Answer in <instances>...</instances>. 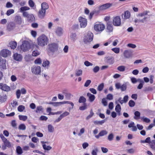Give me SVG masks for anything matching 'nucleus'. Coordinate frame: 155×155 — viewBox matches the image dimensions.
Returning a JSON list of instances; mask_svg holds the SVG:
<instances>
[{"mask_svg":"<svg viewBox=\"0 0 155 155\" xmlns=\"http://www.w3.org/2000/svg\"><path fill=\"white\" fill-rule=\"evenodd\" d=\"M48 39L44 35H42L38 37L37 39L38 45L41 47H44L48 44Z\"/></svg>","mask_w":155,"mask_h":155,"instance_id":"nucleus-1","label":"nucleus"},{"mask_svg":"<svg viewBox=\"0 0 155 155\" xmlns=\"http://www.w3.org/2000/svg\"><path fill=\"white\" fill-rule=\"evenodd\" d=\"M93 34L91 31H88L84 35L83 41L85 44L89 43L92 41L93 38Z\"/></svg>","mask_w":155,"mask_h":155,"instance_id":"nucleus-2","label":"nucleus"},{"mask_svg":"<svg viewBox=\"0 0 155 155\" xmlns=\"http://www.w3.org/2000/svg\"><path fill=\"white\" fill-rule=\"evenodd\" d=\"M104 28V25L100 22H96L94 26V29L97 31L101 32Z\"/></svg>","mask_w":155,"mask_h":155,"instance_id":"nucleus-3","label":"nucleus"},{"mask_svg":"<svg viewBox=\"0 0 155 155\" xmlns=\"http://www.w3.org/2000/svg\"><path fill=\"white\" fill-rule=\"evenodd\" d=\"M21 50L23 51H26L29 50L30 48V43L27 41H24L22 44L20 46Z\"/></svg>","mask_w":155,"mask_h":155,"instance_id":"nucleus-4","label":"nucleus"},{"mask_svg":"<svg viewBox=\"0 0 155 155\" xmlns=\"http://www.w3.org/2000/svg\"><path fill=\"white\" fill-rule=\"evenodd\" d=\"M31 71L35 75H39L41 73V68L38 65L33 66L31 68Z\"/></svg>","mask_w":155,"mask_h":155,"instance_id":"nucleus-5","label":"nucleus"},{"mask_svg":"<svg viewBox=\"0 0 155 155\" xmlns=\"http://www.w3.org/2000/svg\"><path fill=\"white\" fill-rule=\"evenodd\" d=\"M23 16L27 18V20L29 22H31L35 20V18L33 15L32 14H28V12H24Z\"/></svg>","mask_w":155,"mask_h":155,"instance_id":"nucleus-6","label":"nucleus"},{"mask_svg":"<svg viewBox=\"0 0 155 155\" xmlns=\"http://www.w3.org/2000/svg\"><path fill=\"white\" fill-rule=\"evenodd\" d=\"M113 25L116 26H120L121 24V19L119 16H117L114 18L113 20Z\"/></svg>","mask_w":155,"mask_h":155,"instance_id":"nucleus-7","label":"nucleus"},{"mask_svg":"<svg viewBox=\"0 0 155 155\" xmlns=\"http://www.w3.org/2000/svg\"><path fill=\"white\" fill-rule=\"evenodd\" d=\"M78 20L81 28H84L86 27L87 25L86 19L81 17H80L78 18Z\"/></svg>","mask_w":155,"mask_h":155,"instance_id":"nucleus-8","label":"nucleus"},{"mask_svg":"<svg viewBox=\"0 0 155 155\" xmlns=\"http://www.w3.org/2000/svg\"><path fill=\"white\" fill-rule=\"evenodd\" d=\"M49 49L53 52L56 51L58 50V45L56 43H53L48 45Z\"/></svg>","mask_w":155,"mask_h":155,"instance_id":"nucleus-9","label":"nucleus"},{"mask_svg":"<svg viewBox=\"0 0 155 155\" xmlns=\"http://www.w3.org/2000/svg\"><path fill=\"white\" fill-rule=\"evenodd\" d=\"M0 137L2 139L3 142L5 145L8 147H11L10 143L7 140V139L2 134H0Z\"/></svg>","mask_w":155,"mask_h":155,"instance_id":"nucleus-10","label":"nucleus"},{"mask_svg":"<svg viewBox=\"0 0 155 155\" xmlns=\"http://www.w3.org/2000/svg\"><path fill=\"white\" fill-rule=\"evenodd\" d=\"M11 52L9 50L4 49L0 52V54L2 57L6 58L11 55Z\"/></svg>","mask_w":155,"mask_h":155,"instance_id":"nucleus-11","label":"nucleus"},{"mask_svg":"<svg viewBox=\"0 0 155 155\" xmlns=\"http://www.w3.org/2000/svg\"><path fill=\"white\" fill-rule=\"evenodd\" d=\"M0 89L2 91L6 92H8L11 90V88L10 87L8 86L6 84L3 83L0 84Z\"/></svg>","mask_w":155,"mask_h":155,"instance_id":"nucleus-12","label":"nucleus"},{"mask_svg":"<svg viewBox=\"0 0 155 155\" xmlns=\"http://www.w3.org/2000/svg\"><path fill=\"white\" fill-rule=\"evenodd\" d=\"M6 61L5 59H2L0 61V69L1 70H5L6 69Z\"/></svg>","mask_w":155,"mask_h":155,"instance_id":"nucleus-13","label":"nucleus"},{"mask_svg":"<svg viewBox=\"0 0 155 155\" xmlns=\"http://www.w3.org/2000/svg\"><path fill=\"white\" fill-rule=\"evenodd\" d=\"M55 31L57 36H61L63 35L64 31L62 28L60 27H58L55 29Z\"/></svg>","mask_w":155,"mask_h":155,"instance_id":"nucleus-14","label":"nucleus"},{"mask_svg":"<svg viewBox=\"0 0 155 155\" xmlns=\"http://www.w3.org/2000/svg\"><path fill=\"white\" fill-rule=\"evenodd\" d=\"M112 5V4L107 3L100 6L99 8L101 10H104L109 8L111 7Z\"/></svg>","mask_w":155,"mask_h":155,"instance_id":"nucleus-15","label":"nucleus"},{"mask_svg":"<svg viewBox=\"0 0 155 155\" xmlns=\"http://www.w3.org/2000/svg\"><path fill=\"white\" fill-rule=\"evenodd\" d=\"M22 21V18L20 16L16 15L15 17L14 21L16 24L21 25Z\"/></svg>","mask_w":155,"mask_h":155,"instance_id":"nucleus-16","label":"nucleus"},{"mask_svg":"<svg viewBox=\"0 0 155 155\" xmlns=\"http://www.w3.org/2000/svg\"><path fill=\"white\" fill-rule=\"evenodd\" d=\"M46 10L42 8L38 12V16L41 18H43L45 15Z\"/></svg>","mask_w":155,"mask_h":155,"instance_id":"nucleus-17","label":"nucleus"},{"mask_svg":"<svg viewBox=\"0 0 155 155\" xmlns=\"http://www.w3.org/2000/svg\"><path fill=\"white\" fill-rule=\"evenodd\" d=\"M13 57L15 60L18 61H21L22 58V57L21 54H18L17 53L14 54Z\"/></svg>","mask_w":155,"mask_h":155,"instance_id":"nucleus-18","label":"nucleus"},{"mask_svg":"<svg viewBox=\"0 0 155 155\" xmlns=\"http://www.w3.org/2000/svg\"><path fill=\"white\" fill-rule=\"evenodd\" d=\"M7 97L4 94H2L0 95V102L3 103L5 102L7 99Z\"/></svg>","mask_w":155,"mask_h":155,"instance_id":"nucleus-19","label":"nucleus"},{"mask_svg":"<svg viewBox=\"0 0 155 155\" xmlns=\"http://www.w3.org/2000/svg\"><path fill=\"white\" fill-rule=\"evenodd\" d=\"M108 132L105 130H102L101 131L98 135H95V137L97 139H99L100 137L103 136L107 134Z\"/></svg>","mask_w":155,"mask_h":155,"instance_id":"nucleus-20","label":"nucleus"},{"mask_svg":"<svg viewBox=\"0 0 155 155\" xmlns=\"http://www.w3.org/2000/svg\"><path fill=\"white\" fill-rule=\"evenodd\" d=\"M113 26L110 21H108L107 23V30L109 32L113 31Z\"/></svg>","mask_w":155,"mask_h":155,"instance_id":"nucleus-21","label":"nucleus"},{"mask_svg":"<svg viewBox=\"0 0 155 155\" xmlns=\"http://www.w3.org/2000/svg\"><path fill=\"white\" fill-rule=\"evenodd\" d=\"M87 96L88 97L89 101L91 102H93L95 98V97L94 95L89 93L87 94Z\"/></svg>","mask_w":155,"mask_h":155,"instance_id":"nucleus-22","label":"nucleus"},{"mask_svg":"<svg viewBox=\"0 0 155 155\" xmlns=\"http://www.w3.org/2000/svg\"><path fill=\"white\" fill-rule=\"evenodd\" d=\"M124 55L126 58H128L131 57L132 55L130 51L127 50H125L124 52Z\"/></svg>","mask_w":155,"mask_h":155,"instance_id":"nucleus-23","label":"nucleus"},{"mask_svg":"<svg viewBox=\"0 0 155 155\" xmlns=\"http://www.w3.org/2000/svg\"><path fill=\"white\" fill-rule=\"evenodd\" d=\"M30 9V8L28 6H23L21 7L20 9V11L22 13V15L24 12H27L25 11L29 10Z\"/></svg>","mask_w":155,"mask_h":155,"instance_id":"nucleus-24","label":"nucleus"},{"mask_svg":"<svg viewBox=\"0 0 155 155\" xmlns=\"http://www.w3.org/2000/svg\"><path fill=\"white\" fill-rule=\"evenodd\" d=\"M147 18L144 17L142 19L141 18H139V19H135L134 20V22L135 23L137 22H141L143 23L146 21Z\"/></svg>","mask_w":155,"mask_h":155,"instance_id":"nucleus-25","label":"nucleus"},{"mask_svg":"<svg viewBox=\"0 0 155 155\" xmlns=\"http://www.w3.org/2000/svg\"><path fill=\"white\" fill-rule=\"evenodd\" d=\"M9 45L12 49H15L17 45V43L15 41H11L9 43Z\"/></svg>","mask_w":155,"mask_h":155,"instance_id":"nucleus-26","label":"nucleus"},{"mask_svg":"<svg viewBox=\"0 0 155 155\" xmlns=\"http://www.w3.org/2000/svg\"><path fill=\"white\" fill-rule=\"evenodd\" d=\"M70 38L71 40L74 42L78 38L77 35L75 33H72L70 35Z\"/></svg>","mask_w":155,"mask_h":155,"instance_id":"nucleus-27","label":"nucleus"},{"mask_svg":"<svg viewBox=\"0 0 155 155\" xmlns=\"http://www.w3.org/2000/svg\"><path fill=\"white\" fill-rule=\"evenodd\" d=\"M49 8L48 4L46 2H44L41 4V8L46 10Z\"/></svg>","mask_w":155,"mask_h":155,"instance_id":"nucleus-28","label":"nucleus"},{"mask_svg":"<svg viewBox=\"0 0 155 155\" xmlns=\"http://www.w3.org/2000/svg\"><path fill=\"white\" fill-rule=\"evenodd\" d=\"M33 51L32 53V55L33 56L36 57L40 54V52L37 50H35L33 48L32 49Z\"/></svg>","mask_w":155,"mask_h":155,"instance_id":"nucleus-29","label":"nucleus"},{"mask_svg":"<svg viewBox=\"0 0 155 155\" xmlns=\"http://www.w3.org/2000/svg\"><path fill=\"white\" fill-rule=\"evenodd\" d=\"M150 145L153 150H155V140H152L150 143Z\"/></svg>","mask_w":155,"mask_h":155,"instance_id":"nucleus-30","label":"nucleus"},{"mask_svg":"<svg viewBox=\"0 0 155 155\" xmlns=\"http://www.w3.org/2000/svg\"><path fill=\"white\" fill-rule=\"evenodd\" d=\"M49 61L48 60H45L43 61L42 64V66L44 67H46L48 68L49 67Z\"/></svg>","mask_w":155,"mask_h":155,"instance_id":"nucleus-31","label":"nucleus"},{"mask_svg":"<svg viewBox=\"0 0 155 155\" xmlns=\"http://www.w3.org/2000/svg\"><path fill=\"white\" fill-rule=\"evenodd\" d=\"M130 14L129 12L128 11H126L124 12V19H128L130 18Z\"/></svg>","mask_w":155,"mask_h":155,"instance_id":"nucleus-32","label":"nucleus"},{"mask_svg":"<svg viewBox=\"0 0 155 155\" xmlns=\"http://www.w3.org/2000/svg\"><path fill=\"white\" fill-rule=\"evenodd\" d=\"M135 116L134 117V118L136 120H137L140 118V113L138 111H136L134 113Z\"/></svg>","mask_w":155,"mask_h":155,"instance_id":"nucleus-33","label":"nucleus"},{"mask_svg":"<svg viewBox=\"0 0 155 155\" xmlns=\"http://www.w3.org/2000/svg\"><path fill=\"white\" fill-rule=\"evenodd\" d=\"M86 101V99L84 97L81 96L79 98L78 101L80 103H83L84 104L85 103Z\"/></svg>","mask_w":155,"mask_h":155,"instance_id":"nucleus-34","label":"nucleus"},{"mask_svg":"<svg viewBox=\"0 0 155 155\" xmlns=\"http://www.w3.org/2000/svg\"><path fill=\"white\" fill-rule=\"evenodd\" d=\"M18 117L20 120L23 121H25L28 118L27 116L25 115H19Z\"/></svg>","mask_w":155,"mask_h":155,"instance_id":"nucleus-35","label":"nucleus"},{"mask_svg":"<svg viewBox=\"0 0 155 155\" xmlns=\"http://www.w3.org/2000/svg\"><path fill=\"white\" fill-rule=\"evenodd\" d=\"M17 153L19 154H21L23 153L21 147L19 146L17 147L16 149Z\"/></svg>","mask_w":155,"mask_h":155,"instance_id":"nucleus-36","label":"nucleus"},{"mask_svg":"<svg viewBox=\"0 0 155 155\" xmlns=\"http://www.w3.org/2000/svg\"><path fill=\"white\" fill-rule=\"evenodd\" d=\"M82 71L80 69L76 70L75 71V75L77 76H79L82 75Z\"/></svg>","mask_w":155,"mask_h":155,"instance_id":"nucleus-37","label":"nucleus"},{"mask_svg":"<svg viewBox=\"0 0 155 155\" xmlns=\"http://www.w3.org/2000/svg\"><path fill=\"white\" fill-rule=\"evenodd\" d=\"M48 131L51 133L53 132L54 130V127L51 124H49L48 127Z\"/></svg>","mask_w":155,"mask_h":155,"instance_id":"nucleus-38","label":"nucleus"},{"mask_svg":"<svg viewBox=\"0 0 155 155\" xmlns=\"http://www.w3.org/2000/svg\"><path fill=\"white\" fill-rule=\"evenodd\" d=\"M140 118L143 122L147 123H149L150 121L149 119L144 117H142Z\"/></svg>","mask_w":155,"mask_h":155,"instance_id":"nucleus-39","label":"nucleus"},{"mask_svg":"<svg viewBox=\"0 0 155 155\" xmlns=\"http://www.w3.org/2000/svg\"><path fill=\"white\" fill-rule=\"evenodd\" d=\"M125 67L124 66L121 65L119 66L117 68V69L120 72H124L125 71Z\"/></svg>","mask_w":155,"mask_h":155,"instance_id":"nucleus-40","label":"nucleus"},{"mask_svg":"<svg viewBox=\"0 0 155 155\" xmlns=\"http://www.w3.org/2000/svg\"><path fill=\"white\" fill-rule=\"evenodd\" d=\"M105 121L104 120H102L101 121H97L96 120L94 122V123L96 125H98V124H101L102 125L103 124H104L105 122Z\"/></svg>","mask_w":155,"mask_h":155,"instance_id":"nucleus-41","label":"nucleus"},{"mask_svg":"<svg viewBox=\"0 0 155 155\" xmlns=\"http://www.w3.org/2000/svg\"><path fill=\"white\" fill-rule=\"evenodd\" d=\"M148 12L147 11L144 12H143L142 13L139 14L137 15V17H143L145 15H147Z\"/></svg>","mask_w":155,"mask_h":155,"instance_id":"nucleus-42","label":"nucleus"},{"mask_svg":"<svg viewBox=\"0 0 155 155\" xmlns=\"http://www.w3.org/2000/svg\"><path fill=\"white\" fill-rule=\"evenodd\" d=\"M148 12L147 11L144 12H143L142 13L139 14L137 15V17H143L145 15H147Z\"/></svg>","mask_w":155,"mask_h":155,"instance_id":"nucleus-43","label":"nucleus"},{"mask_svg":"<svg viewBox=\"0 0 155 155\" xmlns=\"http://www.w3.org/2000/svg\"><path fill=\"white\" fill-rule=\"evenodd\" d=\"M148 12L147 11L144 12H143L142 13L139 14L137 15V17H143L145 15H147Z\"/></svg>","mask_w":155,"mask_h":155,"instance_id":"nucleus-44","label":"nucleus"},{"mask_svg":"<svg viewBox=\"0 0 155 155\" xmlns=\"http://www.w3.org/2000/svg\"><path fill=\"white\" fill-rule=\"evenodd\" d=\"M26 126L24 124H20L18 126V129L20 130H25L26 129Z\"/></svg>","mask_w":155,"mask_h":155,"instance_id":"nucleus-45","label":"nucleus"},{"mask_svg":"<svg viewBox=\"0 0 155 155\" xmlns=\"http://www.w3.org/2000/svg\"><path fill=\"white\" fill-rule=\"evenodd\" d=\"M43 110V108L41 106H38L36 109L35 112L37 113H40L41 111H42Z\"/></svg>","mask_w":155,"mask_h":155,"instance_id":"nucleus-46","label":"nucleus"},{"mask_svg":"<svg viewBox=\"0 0 155 155\" xmlns=\"http://www.w3.org/2000/svg\"><path fill=\"white\" fill-rule=\"evenodd\" d=\"M25 109V107L24 106L19 105L18 107V110L19 112H21L23 111Z\"/></svg>","mask_w":155,"mask_h":155,"instance_id":"nucleus-47","label":"nucleus"},{"mask_svg":"<svg viewBox=\"0 0 155 155\" xmlns=\"http://www.w3.org/2000/svg\"><path fill=\"white\" fill-rule=\"evenodd\" d=\"M28 4L29 6L32 8H33L35 5V3L32 0H29L28 2Z\"/></svg>","mask_w":155,"mask_h":155,"instance_id":"nucleus-48","label":"nucleus"},{"mask_svg":"<svg viewBox=\"0 0 155 155\" xmlns=\"http://www.w3.org/2000/svg\"><path fill=\"white\" fill-rule=\"evenodd\" d=\"M115 110L117 112H120L121 107L119 104H118L116 106Z\"/></svg>","mask_w":155,"mask_h":155,"instance_id":"nucleus-49","label":"nucleus"},{"mask_svg":"<svg viewBox=\"0 0 155 155\" xmlns=\"http://www.w3.org/2000/svg\"><path fill=\"white\" fill-rule=\"evenodd\" d=\"M61 103L62 104H71V105L72 106V108H73V106H74V104L70 101H63V102H61Z\"/></svg>","mask_w":155,"mask_h":155,"instance_id":"nucleus-50","label":"nucleus"},{"mask_svg":"<svg viewBox=\"0 0 155 155\" xmlns=\"http://www.w3.org/2000/svg\"><path fill=\"white\" fill-rule=\"evenodd\" d=\"M14 12V11L13 9H9L7 11L6 14L8 16H9Z\"/></svg>","mask_w":155,"mask_h":155,"instance_id":"nucleus-51","label":"nucleus"},{"mask_svg":"<svg viewBox=\"0 0 155 155\" xmlns=\"http://www.w3.org/2000/svg\"><path fill=\"white\" fill-rule=\"evenodd\" d=\"M114 138V134H113L111 133L107 137V139L109 141H111L113 140Z\"/></svg>","mask_w":155,"mask_h":155,"instance_id":"nucleus-52","label":"nucleus"},{"mask_svg":"<svg viewBox=\"0 0 155 155\" xmlns=\"http://www.w3.org/2000/svg\"><path fill=\"white\" fill-rule=\"evenodd\" d=\"M111 50L116 54H118L120 52V48H113Z\"/></svg>","mask_w":155,"mask_h":155,"instance_id":"nucleus-53","label":"nucleus"},{"mask_svg":"<svg viewBox=\"0 0 155 155\" xmlns=\"http://www.w3.org/2000/svg\"><path fill=\"white\" fill-rule=\"evenodd\" d=\"M120 89L121 91H123L126 90L127 89V85L126 84H124L121 86Z\"/></svg>","mask_w":155,"mask_h":155,"instance_id":"nucleus-54","label":"nucleus"},{"mask_svg":"<svg viewBox=\"0 0 155 155\" xmlns=\"http://www.w3.org/2000/svg\"><path fill=\"white\" fill-rule=\"evenodd\" d=\"M87 108V105L86 103L84 104V105L81 106L79 107V109L81 110H86Z\"/></svg>","mask_w":155,"mask_h":155,"instance_id":"nucleus-55","label":"nucleus"},{"mask_svg":"<svg viewBox=\"0 0 155 155\" xmlns=\"http://www.w3.org/2000/svg\"><path fill=\"white\" fill-rule=\"evenodd\" d=\"M94 113L93 112L92 110H91L90 112V114H89V115H88L86 117V120H88L89 119H90V118H91L92 117V116L94 115Z\"/></svg>","mask_w":155,"mask_h":155,"instance_id":"nucleus-56","label":"nucleus"},{"mask_svg":"<svg viewBox=\"0 0 155 155\" xmlns=\"http://www.w3.org/2000/svg\"><path fill=\"white\" fill-rule=\"evenodd\" d=\"M104 87V84L103 83H102L101 84H100L98 87H97V90L99 91H101Z\"/></svg>","mask_w":155,"mask_h":155,"instance_id":"nucleus-57","label":"nucleus"},{"mask_svg":"<svg viewBox=\"0 0 155 155\" xmlns=\"http://www.w3.org/2000/svg\"><path fill=\"white\" fill-rule=\"evenodd\" d=\"M70 113L69 112L67 111H65L64 113H63L62 114L60 115V116L62 118L66 117Z\"/></svg>","mask_w":155,"mask_h":155,"instance_id":"nucleus-58","label":"nucleus"},{"mask_svg":"<svg viewBox=\"0 0 155 155\" xmlns=\"http://www.w3.org/2000/svg\"><path fill=\"white\" fill-rule=\"evenodd\" d=\"M128 104L129 106L130 107H133L135 105V103L132 100H130Z\"/></svg>","mask_w":155,"mask_h":155,"instance_id":"nucleus-59","label":"nucleus"},{"mask_svg":"<svg viewBox=\"0 0 155 155\" xmlns=\"http://www.w3.org/2000/svg\"><path fill=\"white\" fill-rule=\"evenodd\" d=\"M41 63V60L40 58H38L35 61V63L36 64H40Z\"/></svg>","mask_w":155,"mask_h":155,"instance_id":"nucleus-60","label":"nucleus"},{"mask_svg":"<svg viewBox=\"0 0 155 155\" xmlns=\"http://www.w3.org/2000/svg\"><path fill=\"white\" fill-rule=\"evenodd\" d=\"M106 98L109 100H112L113 99V95L110 94H108Z\"/></svg>","mask_w":155,"mask_h":155,"instance_id":"nucleus-61","label":"nucleus"},{"mask_svg":"<svg viewBox=\"0 0 155 155\" xmlns=\"http://www.w3.org/2000/svg\"><path fill=\"white\" fill-rule=\"evenodd\" d=\"M98 149L97 148L93 150L91 152L92 155H97V153L98 152Z\"/></svg>","mask_w":155,"mask_h":155,"instance_id":"nucleus-62","label":"nucleus"},{"mask_svg":"<svg viewBox=\"0 0 155 155\" xmlns=\"http://www.w3.org/2000/svg\"><path fill=\"white\" fill-rule=\"evenodd\" d=\"M127 152L129 153H134L135 152V150L133 148H130V149H127Z\"/></svg>","mask_w":155,"mask_h":155,"instance_id":"nucleus-63","label":"nucleus"},{"mask_svg":"<svg viewBox=\"0 0 155 155\" xmlns=\"http://www.w3.org/2000/svg\"><path fill=\"white\" fill-rule=\"evenodd\" d=\"M91 80H87L84 84V86L85 87H87L91 84Z\"/></svg>","mask_w":155,"mask_h":155,"instance_id":"nucleus-64","label":"nucleus"}]
</instances>
